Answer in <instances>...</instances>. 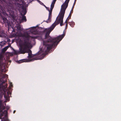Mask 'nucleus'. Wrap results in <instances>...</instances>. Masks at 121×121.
I'll return each instance as SVG.
<instances>
[{
    "mask_svg": "<svg viewBox=\"0 0 121 121\" xmlns=\"http://www.w3.org/2000/svg\"><path fill=\"white\" fill-rule=\"evenodd\" d=\"M8 75L6 74L4 75L2 74H0V90H2L4 91V97L5 99L6 102L9 100V97L10 95V92L7 89L6 86H3L2 84L4 82L5 80L3 79L4 78H7Z\"/></svg>",
    "mask_w": 121,
    "mask_h": 121,
    "instance_id": "obj_2",
    "label": "nucleus"
},
{
    "mask_svg": "<svg viewBox=\"0 0 121 121\" xmlns=\"http://www.w3.org/2000/svg\"><path fill=\"white\" fill-rule=\"evenodd\" d=\"M12 86V83H10V85L9 86L10 87H11Z\"/></svg>",
    "mask_w": 121,
    "mask_h": 121,
    "instance_id": "obj_14",
    "label": "nucleus"
},
{
    "mask_svg": "<svg viewBox=\"0 0 121 121\" xmlns=\"http://www.w3.org/2000/svg\"><path fill=\"white\" fill-rule=\"evenodd\" d=\"M4 107L2 105L1 102L0 101V119L2 118L1 121H8L7 116V111L3 112L2 110V109H4Z\"/></svg>",
    "mask_w": 121,
    "mask_h": 121,
    "instance_id": "obj_4",
    "label": "nucleus"
},
{
    "mask_svg": "<svg viewBox=\"0 0 121 121\" xmlns=\"http://www.w3.org/2000/svg\"><path fill=\"white\" fill-rule=\"evenodd\" d=\"M67 22H68V21H67V19L65 21V22L66 23V25H67Z\"/></svg>",
    "mask_w": 121,
    "mask_h": 121,
    "instance_id": "obj_13",
    "label": "nucleus"
},
{
    "mask_svg": "<svg viewBox=\"0 0 121 121\" xmlns=\"http://www.w3.org/2000/svg\"><path fill=\"white\" fill-rule=\"evenodd\" d=\"M4 59L3 56L1 54H0V61H1V60H3Z\"/></svg>",
    "mask_w": 121,
    "mask_h": 121,
    "instance_id": "obj_9",
    "label": "nucleus"
},
{
    "mask_svg": "<svg viewBox=\"0 0 121 121\" xmlns=\"http://www.w3.org/2000/svg\"><path fill=\"white\" fill-rule=\"evenodd\" d=\"M56 1V0H53L51 5V8L50 10L49 9V8H48L45 6L47 9L48 10L49 12L48 18V20L46 21V22H49L50 21V20L51 17L52 11Z\"/></svg>",
    "mask_w": 121,
    "mask_h": 121,
    "instance_id": "obj_5",
    "label": "nucleus"
},
{
    "mask_svg": "<svg viewBox=\"0 0 121 121\" xmlns=\"http://www.w3.org/2000/svg\"><path fill=\"white\" fill-rule=\"evenodd\" d=\"M2 71V72H3V71H4V70H3V69H2L1 70H0V71Z\"/></svg>",
    "mask_w": 121,
    "mask_h": 121,
    "instance_id": "obj_15",
    "label": "nucleus"
},
{
    "mask_svg": "<svg viewBox=\"0 0 121 121\" xmlns=\"http://www.w3.org/2000/svg\"><path fill=\"white\" fill-rule=\"evenodd\" d=\"M9 46H8L4 47L2 50L3 52H5L9 48Z\"/></svg>",
    "mask_w": 121,
    "mask_h": 121,
    "instance_id": "obj_7",
    "label": "nucleus"
},
{
    "mask_svg": "<svg viewBox=\"0 0 121 121\" xmlns=\"http://www.w3.org/2000/svg\"><path fill=\"white\" fill-rule=\"evenodd\" d=\"M32 47V45L30 42H29L28 41H26L21 46L20 53H28V57H31L32 56L31 51L29 48H31Z\"/></svg>",
    "mask_w": 121,
    "mask_h": 121,
    "instance_id": "obj_3",
    "label": "nucleus"
},
{
    "mask_svg": "<svg viewBox=\"0 0 121 121\" xmlns=\"http://www.w3.org/2000/svg\"><path fill=\"white\" fill-rule=\"evenodd\" d=\"M2 42H1V43H2Z\"/></svg>",
    "mask_w": 121,
    "mask_h": 121,
    "instance_id": "obj_20",
    "label": "nucleus"
},
{
    "mask_svg": "<svg viewBox=\"0 0 121 121\" xmlns=\"http://www.w3.org/2000/svg\"><path fill=\"white\" fill-rule=\"evenodd\" d=\"M22 36V34L21 33H19V35H18V37H21V36Z\"/></svg>",
    "mask_w": 121,
    "mask_h": 121,
    "instance_id": "obj_12",
    "label": "nucleus"
},
{
    "mask_svg": "<svg viewBox=\"0 0 121 121\" xmlns=\"http://www.w3.org/2000/svg\"><path fill=\"white\" fill-rule=\"evenodd\" d=\"M15 111H14V112H13V113H15Z\"/></svg>",
    "mask_w": 121,
    "mask_h": 121,
    "instance_id": "obj_19",
    "label": "nucleus"
},
{
    "mask_svg": "<svg viewBox=\"0 0 121 121\" xmlns=\"http://www.w3.org/2000/svg\"><path fill=\"white\" fill-rule=\"evenodd\" d=\"M36 28L35 27H32L30 30V31L32 33H33L36 30Z\"/></svg>",
    "mask_w": 121,
    "mask_h": 121,
    "instance_id": "obj_6",
    "label": "nucleus"
},
{
    "mask_svg": "<svg viewBox=\"0 0 121 121\" xmlns=\"http://www.w3.org/2000/svg\"><path fill=\"white\" fill-rule=\"evenodd\" d=\"M28 60L25 59L22 60H19V63H22L24 62H28Z\"/></svg>",
    "mask_w": 121,
    "mask_h": 121,
    "instance_id": "obj_8",
    "label": "nucleus"
},
{
    "mask_svg": "<svg viewBox=\"0 0 121 121\" xmlns=\"http://www.w3.org/2000/svg\"><path fill=\"white\" fill-rule=\"evenodd\" d=\"M43 58H43H38L37 59H41H41H42Z\"/></svg>",
    "mask_w": 121,
    "mask_h": 121,
    "instance_id": "obj_16",
    "label": "nucleus"
},
{
    "mask_svg": "<svg viewBox=\"0 0 121 121\" xmlns=\"http://www.w3.org/2000/svg\"><path fill=\"white\" fill-rule=\"evenodd\" d=\"M71 23L73 24H74V23L73 22H72Z\"/></svg>",
    "mask_w": 121,
    "mask_h": 121,
    "instance_id": "obj_18",
    "label": "nucleus"
},
{
    "mask_svg": "<svg viewBox=\"0 0 121 121\" xmlns=\"http://www.w3.org/2000/svg\"><path fill=\"white\" fill-rule=\"evenodd\" d=\"M26 11L25 9H24L22 11V12L21 13L22 15L24 14L25 15L26 13Z\"/></svg>",
    "mask_w": 121,
    "mask_h": 121,
    "instance_id": "obj_10",
    "label": "nucleus"
},
{
    "mask_svg": "<svg viewBox=\"0 0 121 121\" xmlns=\"http://www.w3.org/2000/svg\"><path fill=\"white\" fill-rule=\"evenodd\" d=\"M69 1V0H66L64 3L61 6L60 12L56 18V21L52 25L50 28L46 29L45 30V31L46 32V33L45 35V38L44 39H62L64 36L65 34H63L59 36L56 38L52 39L49 36V35L51 32L57 24L60 23V26H62L63 25V19L65 10L68 6Z\"/></svg>",
    "mask_w": 121,
    "mask_h": 121,
    "instance_id": "obj_1",
    "label": "nucleus"
},
{
    "mask_svg": "<svg viewBox=\"0 0 121 121\" xmlns=\"http://www.w3.org/2000/svg\"><path fill=\"white\" fill-rule=\"evenodd\" d=\"M3 35H0V37H3Z\"/></svg>",
    "mask_w": 121,
    "mask_h": 121,
    "instance_id": "obj_17",
    "label": "nucleus"
},
{
    "mask_svg": "<svg viewBox=\"0 0 121 121\" xmlns=\"http://www.w3.org/2000/svg\"><path fill=\"white\" fill-rule=\"evenodd\" d=\"M22 20L24 21L25 22L26 21V17L25 16H23L22 17Z\"/></svg>",
    "mask_w": 121,
    "mask_h": 121,
    "instance_id": "obj_11",
    "label": "nucleus"
}]
</instances>
